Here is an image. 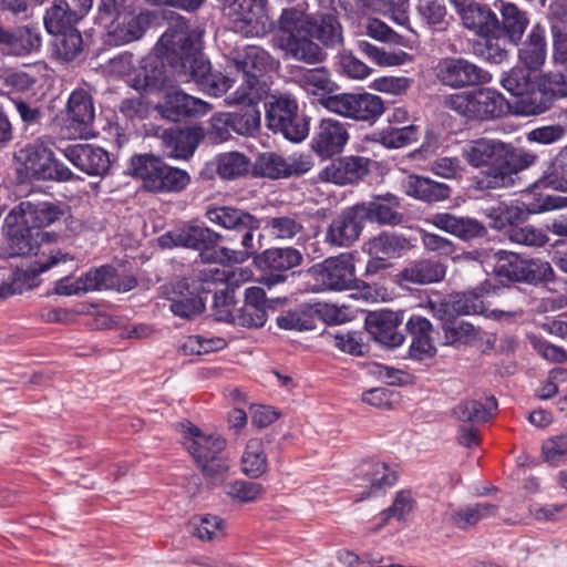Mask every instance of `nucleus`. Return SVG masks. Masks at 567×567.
Instances as JSON below:
<instances>
[{
  "label": "nucleus",
  "mask_w": 567,
  "mask_h": 567,
  "mask_svg": "<svg viewBox=\"0 0 567 567\" xmlns=\"http://www.w3.org/2000/svg\"><path fill=\"white\" fill-rule=\"evenodd\" d=\"M313 40L327 48L343 44V29L336 14L313 16L300 6L281 10L274 25L271 47L280 51L284 59L305 64L321 63L324 52Z\"/></svg>",
  "instance_id": "nucleus-1"
},
{
  "label": "nucleus",
  "mask_w": 567,
  "mask_h": 567,
  "mask_svg": "<svg viewBox=\"0 0 567 567\" xmlns=\"http://www.w3.org/2000/svg\"><path fill=\"white\" fill-rule=\"evenodd\" d=\"M157 53L175 70L178 83L195 81L207 93L219 96L240 78L212 72L209 63L199 52V44L185 24L167 30L156 45Z\"/></svg>",
  "instance_id": "nucleus-2"
},
{
  "label": "nucleus",
  "mask_w": 567,
  "mask_h": 567,
  "mask_svg": "<svg viewBox=\"0 0 567 567\" xmlns=\"http://www.w3.org/2000/svg\"><path fill=\"white\" fill-rule=\"evenodd\" d=\"M462 156L475 167H487L478 184L482 188L497 189L513 183V175L530 167L537 156L524 148L496 138L481 137L462 148Z\"/></svg>",
  "instance_id": "nucleus-3"
},
{
  "label": "nucleus",
  "mask_w": 567,
  "mask_h": 567,
  "mask_svg": "<svg viewBox=\"0 0 567 567\" xmlns=\"http://www.w3.org/2000/svg\"><path fill=\"white\" fill-rule=\"evenodd\" d=\"M4 230L10 256H37V270L45 272L53 268L61 270L74 266V256L50 245L51 234L34 230L19 220L11 221L10 214L4 219Z\"/></svg>",
  "instance_id": "nucleus-4"
},
{
  "label": "nucleus",
  "mask_w": 567,
  "mask_h": 567,
  "mask_svg": "<svg viewBox=\"0 0 567 567\" xmlns=\"http://www.w3.org/2000/svg\"><path fill=\"white\" fill-rule=\"evenodd\" d=\"M275 59L265 49L248 45L238 53L230 66L237 71L241 84L227 99V103L258 102L267 95L269 87L260 76L275 66Z\"/></svg>",
  "instance_id": "nucleus-5"
},
{
  "label": "nucleus",
  "mask_w": 567,
  "mask_h": 567,
  "mask_svg": "<svg viewBox=\"0 0 567 567\" xmlns=\"http://www.w3.org/2000/svg\"><path fill=\"white\" fill-rule=\"evenodd\" d=\"M209 223L230 231L238 238L243 250L220 248L223 259L230 262H243L248 259L254 249V231L260 227V220L244 209L234 206H209L205 212Z\"/></svg>",
  "instance_id": "nucleus-6"
},
{
  "label": "nucleus",
  "mask_w": 567,
  "mask_h": 567,
  "mask_svg": "<svg viewBox=\"0 0 567 567\" xmlns=\"http://www.w3.org/2000/svg\"><path fill=\"white\" fill-rule=\"evenodd\" d=\"M442 104L468 121H491L502 117L509 111L506 99L491 87L447 94L443 97Z\"/></svg>",
  "instance_id": "nucleus-7"
},
{
  "label": "nucleus",
  "mask_w": 567,
  "mask_h": 567,
  "mask_svg": "<svg viewBox=\"0 0 567 567\" xmlns=\"http://www.w3.org/2000/svg\"><path fill=\"white\" fill-rule=\"evenodd\" d=\"M131 171L133 176L142 181L143 187L153 193H178L190 183L186 171L168 166L152 155L134 156Z\"/></svg>",
  "instance_id": "nucleus-8"
},
{
  "label": "nucleus",
  "mask_w": 567,
  "mask_h": 567,
  "mask_svg": "<svg viewBox=\"0 0 567 567\" xmlns=\"http://www.w3.org/2000/svg\"><path fill=\"white\" fill-rule=\"evenodd\" d=\"M19 175L41 181H69L72 172L43 144H28L14 153Z\"/></svg>",
  "instance_id": "nucleus-9"
},
{
  "label": "nucleus",
  "mask_w": 567,
  "mask_h": 567,
  "mask_svg": "<svg viewBox=\"0 0 567 567\" xmlns=\"http://www.w3.org/2000/svg\"><path fill=\"white\" fill-rule=\"evenodd\" d=\"M321 104L340 116L374 122L385 111L383 100L371 93H340L321 100Z\"/></svg>",
  "instance_id": "nucleus-10"
},
{
  "label": "nucleus",
  "mask_w": 567,
  "mask_h": 567,
  "mask_svg": "<svg viewBox=\"0 0 567 567\" xmlns=\"http://www.w3.org/2000/svg\"><path fill=\"white\" fill-rule=\"evenodd\" d=\"M223 239V236L208 227L187 226L166 233L159 237V245L164 248L175 246L192 248L199 251L204 262L214 264L223 258L215 246Z\"/></svg>",
  "instance_id": "nucleus-11"
},
{
  "label": "nucleus",
  "mask_w": 567,
  "mask_h": 567,
  "mask_svg": "<svg viewBox=\"0 0 567 567\" xmlns=\"http://www.w3.org/2000/svg\"><path fill=\"white\" fill-rule=\"evenodd\" d=\"M297 103L288 96L272 97L266 104L268 126L280 132L290 141H302L308 134V125L297 113Z\"/></svg>",
  "instance_id": "nucleus-12"
},
{
  "label": "nucleus",
  "mask_w": 567,
  "mask_h": 567,
  "mask_svg": "<svg viewBox=\"0 0 567 567\" xmlns=\"http://www.w3.org/2000/svg\"><path fill=\"white\" fill-rule=\"evenodd\" d=\"M310 274L318 290H346L352 288L354 278V261L352 254H341L330 257L313 266Z\"/></svg>",
  "instance_id": "nucleus-13"
},
{
  "label": "nucleus",
  "mask_w": 567,
  "mask_h": 567,
  "mask_svg": "<svg viewBox=\"0 0 567 567\" xmlns=\"http://www.w3.org/2000/svg\"><path fill=\"white\" fill-rule=\"evenodd\" d=\"M65 135L69 138H87L95 121V106L92 94L83 87L70 94L65 109Z\"/></svg>",
  "instance_id": "nucleus-14"
},
{
  "label": "nucleus",
  "mask_w": 567,
  "mask_h": 567,
  "mask_svg": "<svg viewBox=\"0 0 567 567\" xmlns=\"http://www.w3.org/2000/svg\"><path fill=\"white\" fill-rule=\"evenodd\" d=\"M496 274L514 281L550 280L554 271L549 262L540 260H524L513 252L498 250Z\"/></svg>",
  "instance_id": "nucleus-15"
},
{
  "label": "nucleus",
  "mask_w": 567,
  "mask_h": 567,
  "mask_svg": "<svg viewBox=\"0 0 567 567\" xmlns=\"http://www.w3.org/2000/svg\"><path fill=\"white\" fill-rule=\"evenodd\" d=\"M115 270L110 266L90 269L79 277L65 276L54 285L60 296H82L87 292L113 288Z\"/></svg>",
  "instance_id": "nucleus-16"
},
{
  "label": "nucleus",
  "mask_w": 567,
  "mask_h": 567,
  "mask_svg": "<svg viewBox=\"0 0 567 567\" xmlns=\"http://www.w3.org/2000/svg\"><path fill=\"white\" fill-rule=\"evenodd\" d=\"M436 79L452 89H463L487 81L486 73L462 58L442 59L435 68Z\"/></svg>",
  "instance_id": "nucleus-17"
},
{
  "label": "nucleus",
  "mask_w": 567,
  "mask_h": 567,
  "mask_svg": "<svg viewBox=\"0 0 567 567\" xmlns=\"http://www.w3.org/2000/svg\"><path fill=\"white\" fill-rule=\"evenodd\" d=\"M10 220H19L34 230L50 226L66 214V206L48 200L21 202L10 210Z\"/></svg>",
  "instance_id": "nucleus-18"
},
{
  "label": "nucleus",
  "mask_w": 567,
  "mask_h": 567,
  "mask_svg": "<svg viewBox=\"0 0 567 567\" xmlns=\"http://www.w3.org/2000/svg\"><path fill=\"white\" fill-rule=\"evenodd\" d=\"M275 23H270L267 0H241L233 18L235 31L248 38L265 35Z\"/></svg>",
  "instance_id": "nucleus-19"
},
{
  "label": "nucleus",
  "mask_w": 567,
  "mask_h": 567,
  "mask_svg": "<svg viewBox=\"0 0 567 567\" xmlns=\"http://www.w3.org/2000/svg\"><path fill=\"white\" fill-rule=\"evenodd\" d=\"M365 219L358 204L343 209L329 225L326 241L334 247H350L364 227Z\"/></svg>",
  "instance_id": "nucleus-20"
},
{
  "label": "nucleus",
  "mask_w": 567,
  "mask_h": 567,
  "mask_svg": "<svg viewBox=\"0 0 567 567\" xmlns=\"http://www.w3.org/2000/svg\"><path fill=\"white\" fill-rule=\"evenodd\" d=\"M156 110L163 117L179 122L187 117L204 116L212 110V106L200 99L174 90L166 92L164 101L156 106Z\"/></svg>",
  "instance_id": "nucleus-21"
},
{
  "label": "nucleus",
  "mask_w": 567,
  "mask_h": 567,
  "mask_svg": "<svg viewBox=\"0 0 567 567\" xmlns=\"http://www.w3.org/2000/svg\"><path fill=\"white\" fill-rule=\"evenodd\" d=\"M182 434L183 445L196 464L220 454L226 447V440L220 435L206 433L190 423L182 424Z\"/></svg>",
  "instance_id": "nucleus-22"
},
{
  "label": "nucleus",
  "mask_w": 567,
  "mask_h": 567,
  "mask_svg": "<svg viewBox=\"0 0 567 567\" xmlns=\"http://www.w3.org/2000/svg\"><path fill=\"white\" fill-rule=\"evenodd\" d=\"M60 151L75 167L89 175H103L110 168L109 155L99 146L70 144Z\"/></svg>",
  "instance_id": "nucleus-23"
},
{
  "label": "nucleus",
  "mask_w": 567,
  "mask_h": 567,
  "mask_svg": "<svg viewBox=\"0 0 567 567\" xmlns=\"http://www.w3.org/2000/svg\"><path fill=\"white\" fill-rule=\"evenodd\" d=\"M401 322L402 318L394 311H373L365 318V328L377 342L395 348L404 341V336L399 331Z\"/></svg>",
  "instance_id": "nucleus-24"
},
{
  "label": "nucleus",
  "mask_w": 567,
  "mask_h": 567,
  "mask_svg": "<svg viewBox=\"0 0 567 567\" xmlns=\"http://www.w3.org/2000/svg\"><path fill=\"white\" fill-rule=\"evenodd\" d=\"M349 140L346 125L337 120L320 121L312 137V150L320 156L330 157L340 153Z\"/></svg>",
  "instance_id": "nucleus-25"
},
{
  "label": "nucleus",
  "mask_w": 567,
  "mask_h": 567,
  "mask_svg": "<svg viewBox=\"0 0 567 567\" xmlns=\"http://www.w3.org/2000/svg\"><path fill=\"white\" fill-rule=\"evenodd\" d=\"M151 23L148 12L118 13L110 25L109 38L115 45L126 44L142 38Z\"/></svg>",
  "instance_id": "nucleus-26"
},
{
  "label": "nucleus",
  "mask_w": 567,
  "mask_h": 567,
  "mask_svg": "<svg viewBox=\"0 0 567 567\" xmlns=\"http://www.w3.org/2000/svg\"><path fill=\"white\" fill-rule=\"evenodd\" d=\"M497 512L498 506L487 502L451 506L445 513V520L460 530H468L480 522L495 516Z\"/></svg>",
  "instance_id": "nucleus-27"
},
{
  "label": "nucleus",
  "mask_w": 567,
  "mask_h": 567,
  "mask_svg": "<svg viewBox=\"0 0 567 567\" xmlns=\"http://www.w3.org/2000/svg\"><path fill=\"white\" fill-rule=\"evenodd\" d=\"M427 221L463 240L483 237L486 234V228L478 220L450 213L435 214Z\"/></svg>",
  "instance_id": "nucleus-28"
},
{
  "label": "nucleus",
  "mask_w": 567,
  "mask_h": 567,
  "mask_svg": "<svg viewBox=\"0 0 567 567\" xmlns=\"http://www.w3.org/2000/svg\"><path fill=\"white\" fill-rule=\"evenodd\" d=\"M463 25L478 35H491L499 31V22L496 14L480 2H468L458 9Z\"/></svg>",
  "instance_id": "nucleus-29"
},
{
  "label": "nucleus",
  "mask_w": 567,
  "mask_h": 567,
  "mask_svg": "<svg viewBox=\"0 0 567 567\" xmlns=\"http://www.w3.org/2000/svg\"><path fill=\"white\" fill-rule=\"evenodd\" d=\"M239 465L241 473L251 480L260 478L267 474L269 461L266 443L262 439L252 437L246 442L240 455Z\"/></svg>",
  "instance_id": "nucleus-30"
},
{
  "label": "nucleus",
  "mask_w": 567,
  "mask_h": 567,
  "mask_svg": "<svg viewBox=\"0 0 567 567\" xmlns=\"http://www.w3.org/2000/svg\"><path fill=\"white\" fill-rule=\"evenodd\" d=\"M412 341L410 344V355L416 360H424L434 357L436 348L431 337V322L420 316H413L406 323Z\"/></svg>",
  "instance_id": "nucleus-31"
},
{
  "label": "nucleus",
  "mask_w": 567,
  "mask_h": 567,
  "mask_svg": "<svg viewBox=\"0 0 567 567\" xmlns=\"http://www.w3.org/2000/svg\"><path fill=\"white\" fill-rule=\"evenodd\" d=\"M365 221L380 225H398L403 217L398 212L399 200L393 195L377 197L368 203L358 204Z\"/></svg>",
  "instance_id": "nucleus-32"
},
{
  "label": "nucleus",
  "mask_w": 567,
  "mask_h": 567,
  "mask_svg": "<svg viewBox=\"0 0 567 567\" xmlns=\"http://www.w3.org/2000/svg\"><path fill=\"white\" fill-rule=\"evenodd\" d=\"M546 56V31L542 25L535 24L519 50V61L529 71H536L545 63Z\"/></svg>",
  "instance_id": "nucleus-33"
},
{
  "label": "nucleus",
  "mask_w": 567,
  "mask_h": 567,
  "mask_svg": "<svg viewBox=\"0 0 567 567\" xmlns=\"http://www.w3.org/2000/svg\"><path fill=\"white\" fill-rule=\"evenodd\" d=\"M164 153L174 158L190 157L199 143L194 130H165L162 135Z\"/></svg>",
  "instance_id": "nucleus-34"
},
{
  "label": "nucleus",
  "mask_w": 567,
  "mask_h": 567,
  "mask_svg": "<svg viewBox=\"0 0 567 567\" xmlns=\"http://www.w3.org/2000/svg\"><path fill=\"white\" fill-rule=\"evenodd\" d=\"M204 309L203 298L195 290L189 289L188 281L185 279L177 281L171 298V310L173 313L190 319L200 315Z\"/></svg>",
  "instance_id": "nucleus-35"
},
{
  "label": "nucleus",
  "mask_w": 567,
  "mask_h": 567,
  "mask_svg": "<svg viewBox=\"0 0 567 567\" xmlns=\"http://www.w3.org/2000/svg\"><path fill=\"white\" fill-rule=\"evenodd\" d=\"M404 187L408 195L425 202L443 200L450 195L447 185L415 175L406 178Z\"/></svg>",
  "instance_id": "nucleus-36"
},
{
  "label": "nucleus",
  "mask_w": 567,
  "mask_h": 567,
  "mask_svg": "<svg viewBox=\"0 0 567 567\" xmlns=\"http://www.w3.org/2000/svg\"><path fill=\"white\" fill-rule=\"evenodd\" d=\"M415 506V499L411 491L402 489L396 493L390 507L380 513V523L369 529V534H378L394 517L399 522H404L412 514Z\"/></svg>",
  "instance_id": "nucleus-37"
},
{
  "label": "nucleus",
  "mask_w": 567,
  "mask_h": 567,
  "mask_svg": "<svg viewBox=\"0 0 567 567\" xmlns=\"http://www.w3.org/2000/svg\"><path fill=\"white\" fill-rule=\"evenodd\" d=\"M444 275L445 268L440 262L420 260L408 266L400 276L406 282L427 285L442 280Z\"/></svg>",
  "instance_id": "nucleus-38"
},
{
  "label": "nucleus",
  "mask_w": 567,
  "mask_h": 567,
  "mask_svg": "<svg viewBox=\"0 0 567 567\" xmlns=\"http://www.w3.org/2000/svg\"><path fill=\"white\" fill-rule=\"evenodd\" d=\"M197 467L203 475L205 486L208 489H214L224 485L228 480L231 462L228 456L220 453L197 464Z\"/></svg>",
  "instance_id": "nucleus-39"
},
{
  "label": "nucleus",
  "mask_w": 567,
  "mask_h": 567,
  "mask_svg": "<svg viewBox=\"0 0 567 567\" xmlns=\"http://www.w3.org/2000/svg\"><path fill=\"white\" fill-rule=\"evenodd\" d=\"M496 406L497 402L494 398L487 399V404L475 399H466L453 408V415L463 423H484L491 417L489 410Z\"/></svg>",
  "instance_id": "nucleus-40"
},
{
  "label": "nucleus",
  "mask_w": 567,
  "mask_h": 567,
  "mask_svg": "<svg viewBox=\"0 0 567 567\" xmlns=\"http://www.w3.org/2000/svg\"><path fill=\"white\" fill-rule=\"evenodd\" d=\"M296 83L307 93L318 96H324L337 90V84L324 68L302 71L297 76Z\"/></svg>",
  "instance_id": "nucleus-41"
},
{
  "label": "nucleus",
  "mask_w": 567,
  "mask_h": 567,
  "mask_svg": "<svg viewBox=\"0 0 567 567\" xmlns=\"http://www.w3.org/2000/svg\"><path fill=\"white\" fill-rule=\"evenodd\" d=\"M358 48L360 52L365 54L368 59L381 68L401 66L412 61V56L405 51H388L384 48L375 47L368 41H359Z\"/></svg>",
  "instance_id": "nucleus-42"
},
{
  "label": "nucleus",
  "mask_w": 567,
  "mask_h": 567,
  "mask_svg": "<svg viewBox=\"0 0 567 567\" xmlns=\"http://www.w3.org/2000/svg\"><path fill=\"white\" fill-rule=\"evenodd\" d=\"M405 246L406 240L404 238L384 233L370 239L364 245V249L370 257L386 260L389 258L399 257Z\"/></svg>",
  "instance_id": "nucleus-43"
},
{
  "label": "nucleus",
  "mask_w": 567,
  "mask_h": 567,
  "mask_svg": "<svg viewBox=\"0 0 567 567\" xmlns=\"http://www.w3.org/2000/svg\"><path fill=\"white\" fill-rule=\"evenodd\" d=\"M501 14L505 33L512 43L517 44L529 22L526 13L514 3L502 2Z\"/></svg>",
  "instance_id": "nucleus-44"
},
{
  "label": "nucleus",
  "mask_w": 567,
  "mask_h": 567,
  "mask_svg": "<svg viewBox=\"0 0 567 567\" xmlns=\"http://www.w3.org/2000/svg\"><path fill=\"white\" fill-rule=\"evenodd\" d=\"M251 276L249 268L229 269L226 266H210L200 272L204 282L226 284L227 287H239L250 280Z\"/></svg>",
  "instance_id": "nucleus-45"
},
{
  "label": "nucleus",
  "mask_w": 567,
  "mask_h": 567,
  "mask_svg": "<svg viewBox=\"0 0 567 567\" xmlns=\"http://www.w3.org/2000/svg\"><path fill=\"white\" fill-rule=\"evenodd\" d=\"M80 19L71 8L69 0H54L44 17V24L49 32H61L72 28Z\"/></svg>",
  "instance_id": "nucleus-46"
},
{
  "label": "nucleus",
  "mask_w": 567,
  "mask_h": 567,
  "mask_svg": "<svg viewBox=\"0 0 567 567\" xmlns=\"http://www.w3.org/2000/svg\"><path fill=\"white\" fill-rule=\"evenodd\" d=\"M216 172L223 179H237L248 174L249 159L239 152L220 154L215 159Z\"/></svg>",
  "instance_id": "nucleus-47"
},
{
  "label": "nucleus",
  "mask_w": 567,
  "mask_h": 567,
  "mask_svg": "<svg viewBox=\"0 0 567 567\" xmlns=\"http://www.w3.org/2000/svg\"><path fill=\"white\" fill-rule=\"evenodd\" d=\"M265 487L262 484L246 481L235 480L226 486V495L237 504L255 503L260 499L265 494Z\"/></svg>",
  "instance_id": "nucleus-48"
},
{
  "label": "nucleus",
  "mask_w": 567,
  "mask_h": 567,
  "mask_svg": "<svg viewBox=\"0 0 567 567\" xmlns=\"http://www.w3.org/2000/svg\"><path fill=\"white\" fill-rule=\"evenodd\" d=\"M37 268L38 265L34 262L29 270L14 271L8 281L0 284V298L6 299L32 289L37 285V276L41 274Z\"/></svg>",
  "instance_id": "nucleus-49"
},
{
  "label": "nucleus",
  "mask_w": 567,
  "mask_h": 567,
  "mask_svg": "<svg viewBox=\"0 0 567 567\" xmlns=\"http://www.w3.org/2000/svg\"><path fill=\"white\" fill-rule=\"evenodd\" d=\"M257 102H245L246 107L230 114L231 128L240 135L251 136L260 127V112L256 107Z\"/></svg>",
  "instance_id": "nucleus-50"
},
{
  "label": "nucleus",
  "mask_w": 567,
  "mask_h": 567,
  "mask_svg": "<svg viewBox=\"0 0 567 567\" xmlns=\"http://www.w3.org/2000/svg\"><path fill=\"white\" fill-rule=\"evenodd\" d=\"M264 261L271 270H289L302 261V255L295 248H271L264 252Z\"/></svg>",
  "instance_id": "nucleus-51"
},
{
  "label": "nucleus",
  "mask_w": 567,
  "mask_h": 567,
  "mask_svg": "<svg viewBox=\"0 0 567 567\" xmlns=\"http://www.w3.org/2000/svg\"><path fill=\"white\" fill-rule=\"evenodd\" d=\"M192 534L202 542H213L224 535V520L214 515L195 517L190 522Z\"/></svg>",
  "instance_id": "nucleus-52"
},
{
  "label": "nucleus",
  "mask_w": 567,
  "mask_h": 567,
  "mask_svg": "<svg viewBox=\"0 0 567 567\" xmlns=\"http://www.w3.org/2000/svg\"><path fill=\"white\" fill-rule=\"evenodd\" d=\"M267 226L270 235L278 239H293L302 235L305 227L296 215H282L272 217Z\"/></svg>",
  "instance_id": "nucleus-53"
},
{
  "label": "nucleus",
  "mask_w": 567,
  "mask_h": 567,
  "mask_svg": "<svg viewBox=\"0 0 567 567\" xmlns=\"http://www.w3.org/2000/svg\"><path fill=\"white\" fill-rule=\"evenodd\" d=\"M55 39V53L64 61L74 60L82 51V37L81 33L73 29H63Z\"/></svg>",
  "instance_id": "nucleus-54"
},
{
  "label": "nucleus",
  "mask_w": 567,
  "mask_h": 567,
  "mask_svg": "<svg viewBox=\"0 0 567 567\" xmlns=\"http://www.w3.org/2000/svg\"><path fill=\"white\" fill-rule=\"evenodd\" d=\"M417 138V126L406 125L400 128L388 127L378 134L375 141L388 148L404 147Z\"/></svg>",
  "instance_id": "nucleus-55"
},
{
  "label": "nucleus",
  "mask_w": 567,
  "mask_h": 567,
  "mask_svg": "<svg viewBox=\"0 0 567 567\" xmlns=\"http://www.w3.org/2000/svg\"><path fill=\"white\" fill-rule=\"evenodd\" d=\"M544 187L567 192V154H559L539 181Z\"/></svg>",
  "instance_id": "nucleus-56"
},
{
  "label": "nucleus",
  "mask_w": 567,
  "mask_h": 567,
  "mask_svg": "<svg viewBox=\"0 0 567 567\" xmlns=\"http://www.w3.org/2000/svg\"><path fill=\"white\" fill-rule=\"evenodd\" d=\"M480 339L478 330L471 323L461 321L444 327L445 344H473Z\"/></svg>",
  "instance_id": "nucleus-57"
},
{
  "label": "nucleus",
  "mask_w": 567,
  "mask_h": 567,
  "mask_svg": "<svg viewBox=\"0 0 567 567\" xmlns=\"http://www.w3.org/2000/svg\"><path fill=\"white\" fill-rule=\"evenodd\" d=\"M365 475L370 482V488L367 496L392 486L396 481V473L385 463L372 464Z\"/></svg>",
  "instance_id": "nucleus-58"
},
{
  "label": "nucleus",
  "mask_w": 567,
  "mask_h": 567,
  "mask_svg": "<svg viewBox=\"0 0 567 567\" xmlns=\"http://www.w3.org/2000/svg\"><path fill=\"white\" fill-rule=\"evenodd\" d=\"M267 321L265 308H259L252 303H244L236 308L233 324L245 328H261Z\"/></svg>",
  "instance_id": "nucleus-59"
},
{
  "label": "nucleus",
  "mask_w": 567,
  "mask_h": 567,
  "mask_svg": "<svg viewBox=\"0 0 567 567\" xmlns=\"http://www.w3.org/2000/svg\"><path fill=\"white\" fill-rule=\"evenodd\" d=\"M501 83L511 94L524 97L530 85L529 72L523 68H513L503 76Z\"/></svg>",
  "instance_id": "nucleus-60"
},
{
  "label": "nucleus",
  "mask_w": 567,
  "mask_h": 567,
  "mask_svg": "<svg viewBox=\"0 0 567 567\" xmlns=\"http://www.w3.org/2000/svg\"><path fill=\"white\" fill-rule=\"evenodd\" d=\"M258 167L265 177L285 178L288 172V161L275 153H264L258 158Z\"/></svg>",
  "instance_id": "nucleus-61"
},
{
  "label": "nucleus",
  "mask_w": 567,
  "mask_h": 567,
  "mask_svg": "<svg viewBox=\"0 0 567 567\" xmlns=\"http://www.w3.org/2000/svg\"><path fill=\"white\" fill-rule=\"evenodd\" d=\"M213 316L217 321L233 323L236 311V301L233 291L228 289L215 292L213 302Z\"/></svg>",
  "instance_id": "nucleus-62"
},
{
  "label": "nucleus",
  "mask_w": 567,
  "mask_h": 567,
  "mask_svg": "<svg viewBox=\"0 0 567 567\" xmlns=\"http://www.w3.org/2000/svg\"><path fill=\"white\" fill-rule=\"evenodd\" d=\"M544 460L550 464H559L567 460V434L547 439L542 445Z\"/></svg>",
  "instance_id": "nucleus-63"
},
{
  "label": "nucleus",
  "mask_w": 567,
  "mask_h": 567,
  "mask_svg": "<svg viewBox=\"0 0 567 567\" xmlns=\"http://www.w3.org/2000/svg\"><path fill=\"white\" fill-rule=\"evenodd\" d=\"M553 58L556 63H567V22L551 23Z\"/></svg>",
  "instance_id": "nucleus-64"
}]
</instances>
